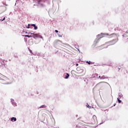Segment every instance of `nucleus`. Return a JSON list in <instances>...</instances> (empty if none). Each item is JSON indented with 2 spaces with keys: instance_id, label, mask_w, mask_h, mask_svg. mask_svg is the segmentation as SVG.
Returning <instances> with one entry per match:
<instances>
[{
  "instance_id": "6ab92c4d",
  "label": "nucleus",
  "mask_w": 128,
  "mask_h": 128,
  "mask_svg": "<svg viewBox=\"0 0 128 128\" xmlns=\"http://www.w3.org/2000/svg\"><path fill=\"white\" fill-rule=\"evenodd\" d=\"M55 32L58 33V30H55Z\"/></svg>"
},
{
  "instance_id": "9b49d317",
  "label": "nucleus",
  "mask_w": 128,
  "mask_h": 128,
  "mask_svg": "<svg viewBox=\"0 0 128 128\" xmlns=\"http://www.w3.org/2000/svg\"><path fill=\"white\" fill-rule=\"evenodd\" d=\"M117 100H118V103H119V104H120V103H121V102H122L121 100H119V98H117Z\"/></svg>"
},
{
  "instance_id": "b1692460",
  "label": "nucleus",
  "mask_w": 128,
  "mask_h": 128,
  "mask_svg": "<svg viewBox=\"0 0 128 128\" xmlns=\"http://www.w3.org/2000/svg\"><path fill=\"white\" fill-rule=\"evenodd\" d=\"M41 1H38V2H40Z\"/></svg>"
},
{
  "instance_id": "a878e982",
  "label": "nucleus",
  "mask_w": 128,
  "mask_h": 128,
  "mask_svg": "<svg viewBox=\"0 0 128 128\" xmlns=\"http://www.w3.org/2000/svg\"><path fill=\"white\" fill-rule=\"evenodd\" d=\"M119 70H120V68H118Z\"/></svg>"
},
{
  "instance_id": "cd10ccee",
  "label": "nucleus",
  "mask_w": 128,
  "mask_h": 128,
  "mask_svg": "<svg viewBox=\"0 0 128 128\" xmlns=\"http://www.w3.org/2000/svg\"><path fill=\"white\" fill-rule=\"evenodd\" d=\"M78 126H76V127H77Z\"/></svg>"
},
{
  "instance_id": "f03ea898",
  "label": "nucleus",
  "mask_w": 128,
  "mask_h": 128,
  "mask_svg": "<svg viewBox=\"0 0 128 128\" xmlns=\"http://www.w3.org/2000/svg\"><path fill=\"white\" fill-rule=\"evenodd\" d=\"M102 82H100V83L97 84H96V86L99 87L100 88H102L104 86V85L102 84Z\"/></svg>"
},
{
  "instance_id": "412c9836",
  "label": "nucleus",
  "mask_w": 128,
  "mask_h": 128,
  "mask_svg": "<svg viewBox=\"0 0 128 128\" xmlns=\"http://www.w3.org/2000/svg\"><path fill=\"white\" fill-rule=\"evenodd\" d=\"M128 34V33L126 32H125V34Z\"/></svg>"
},
{
  "instance_id": "c85d7f7f",
  "label": "nucleus",
  "mask_w": 128,
  "mask_h": 128,
  "mask_svg": "<svg viewBox=\"0 0 128 128\" xmlns=\"http://www.w3.org/2000/svg\"><path fill=\"white\" fill-rule=\"evenodd\" d=\"M29 28V26L28 28Z\"/></svg>"
},
{
  "instance_id": "1a4fd4ad",
  "label": "nucleus",
  "mask_w": 128,
  "mask_h": 128,
  "mask_svg": "<svg viewBox=\"0 0 128 128\" xmlns=\"http://www.w3.org/2000/svg\"><path fill=\"white\" fill-rule=\"evenodd\" d=\"M46 105H42V106H40V108H46Z\"/></svg>"
},
{
  "instance_id": "ddd939ff",
  "label": "nucleus",
  "mask_w": 128,
  "mask_h": 128,
  "mask_svg": "<svg viewBox=\"0 0 128 128\" xmlns=\"http://www.w3.org/2000/svg\"><path fill=\"white\" fill-rule=\"evenodd\" d=\"M86 107H88V108H90V106L88 105V104H87Z\"/></svg>"
},
{
  "instance_id": "5701e85b",
  "label": "nucleus",
  "mask_w": 128,
  "mask_h": 128,
  "mask_svg": "<svg viewBox=\"0 0 128 128\" xmlns=\"http://www.w3.org/2000/svg\"><path fill=\"white\" fill-rule=\"evenodd\" d=\"M99 78H101L100 76H99Z\"/></svg>"
},
{
  "instance_id": "f8f14e48",
  "label": "nucleus",
  "mask_w": 128,
  "mask_h": 128,
  "mask_svg": "<svg viewBox=\"0 0 128 128\" xmlns=\"http://www.w3.org/2000/svg\"><path fill=\"white\" fill-rule=\"evenodd\" d=\"M86 64H91V62H90V61H87L86 62Z\"/></svg>"
},
{
  "instance_id": "bb28decb",
  "label": "nucleus",
  "mask_w": 128,
  "mask_h": 128,
  "mask_svg": "<svg viewBox=\"0 0 128 128\" xmlns=\"http://www.w3.org/2000/svg\"><path fill=\"white\" fill-rule=\"evenodd\" d=\"M119 70H120V68H118Z\"/></svg>"
},
{
  "instance_id": "20e7f679",
  "label": "nucleus",
  "mask_w": 128,
  "mask_h": 128,
  "mask_svg": "<svg viewBox=\"0 0 128 128\" xmlns=\"http://www.w3.org/2000/svg\"><path fill=\"white\" fill-rule=\"evenodd\" d=\"M118 42L117 40H114L109 42L110 45H114Z\"/></svg>"
},
{
  "instance_id": "0eeeda50",
  "label": "nucleus",
  "mask_w": 128,
  "mask_h": 128,
  "mask_svg": "<svg viewBox=\"0 0 128 128\" xmlns=\"http://www.w3.org/2000/svg\"><path fill=\"white\" fill-rule=\"evenodd\" d=\"M32 26L34 27V29L35 30H36L38 29V27L36 26L35 24H32V25H31Z\"/></svg>"
},
{
  "instance_id": "f257e3e1",
  "label": "nucleus",
  "mask_w": 128,
  "mask_h": 128,
  "mask_svg": "<svg viewBox=\"0 0 128 128\" xmlns=\"http://www.w3.org/2000/svg\"><path fill=\"white\" fill-rule=\"evenodd\" d=\"M115 34L113 33L110 34V35L108 34V33H101L100 34H98V37H100V38H102L103 37H104L105 36H108L109 38H112L113 36H114Z\"/></svg>"
},
{
  "instance_id": "f3484780",
  "label": "nucleus",
  "mask_w": 128,
  "mask_h": 128,
  "mask_svg": "<svg viewBox=\"0 0 128 128\" xmlns=\"http://www.w3.org/2000/svg\"><path fill=\"white\" fill-rule=\"evenodd\" d=\"M80 67H78V68H77V70H78V71H79V70H80Z\"/></svg>"
},
{
  "instance_id": "7ed1b4c3",
  "label": "nucleus",
  "mask_w": 128,
  "mask_h": 128,
  "mask_svg": "<svg viewBox=\"0 0 128 128\" xmlns=\"http://www.w3.org/2000/svg\"><path fill=\"white\" fill-rule=\"evenodd\" d=\"M33 36L34 38H43L40 35L38 34H33Z\"/></svg>"
},
{
  "instance_id": "aec40b11",
  "label": "nucleus",
  "mask_w": 128,
  "mask_h": 128,
  "mask_svg": "<svg viewBox=\"0 0 128 128\" xmlns=\"http://www.w3.org/2000/svg\"><path fill=\"white\" fill-rule=\"evenodd\" d=\"M76 66H78V64H76Z\"/></svg>"
},
{
  "instance_id": "6e6552de",
  "label": "nucleus",
  "mask_w": 128,
  "mask_h": 128,
  "mask_svg": "<svg viewBox=\"0 0 128 128\" xmlns=\"http://www.w3.org/2000/svg\"><path fill=\"white\" fill-rule=\"evenodd\" d=\"M69 76H70L69 74H68V73H67V74H66V76L65 77V78H66V79H68V78Z\"/></svg>"
},
{
  "instance_id": "393cba45",
  "label": "nucleus",
  "mask_w": 128,
  "mask_h": 128,
  "mask_svg": "<svg viewBox=\"0 0 128 128\" xmlns=\"http://www.w3.org/2000/svg\"><path fill=\"white\" fill-rule=\"evenodd\" d=\"M116 106V104H114V106Z\"/></svg>"
},
{
  "instance_id": "4be33fe9",
  "label": "nucleus",
  "mask_w": 128,
  "mask_h": 128,
  "mask_svg": "<svg viewBox=\"0 0 128 128\" xmlns=\"http://www.w3.org/2000/svg\"><path fill=\"white\" fill-rule=\"evenodd\" d=\"M112 66V64H109L108 66Z\"/></svg>"
},
{
  "instance_id": "39448f33",
  "label": "nucleus",
  "mask_w": 128,
  "mask_h": 128,
  "mask_svg": "<svg viewBox=\"0 0 128 128\" xmlns=\"http://www.w3.org/2000/svg\"><path fill=\"white\" fill-rule=\"evenodd\" d=\"M14 121V122H16V118L15 117H12V118H11L10 119V121Z\"/></svg>"
},
{
  "instance_id": "423d86ee",
  "label": "nucleus",
  "mask_w": 128,
  "mask_h": 128,
  "mask_svg": "<svg viewBox=\"0 0 128 128\" xmlns=\"http://www.w3.org/2000/svg\"><path fill=\"white\" fill-rule=\"evenodd\" d=\"M92 119L93 120H94V121H97V117L96 116H92Z\"/></svg>"
},
{
  "instance_id": "a211bd4d",
  "label": "nucleus",
  "mask_w": 128,
  "mask_h": 128,
  "mask_svg": "<svg viewBox=\"0 0 128 128\" xmlns=\"http://www.w3.org/2000/svg\"><path fill=\"white\" fill-rule=\"evenodd\" d=\"M5 20V18H3V20H1L2 21H4V20Z\"/></svg>"
},
{
  "instance_id": "2eb2a0df",
  "label": "nucleus",
  "mask_w": 128,
  "mask_h": 128,
  "mask_svg": "<svg viewBox=\"0 0 128 128\" xmlns=\"http://www.w3.org/2000/svg\"><path fill=\"white\" fill-rule=\"evenodd\" d=\"M28 34L33 35V34H34V33L29 32V33H28Z\"/></svg>"
},
{
  "instance_id": "4468645a",
  "label": "nucleus",
  "mask_w": 128,
  "mask_h": 128,
  "mask_svg": "<svg viewBox=\"0 0 128 128\" xmlns=\"http://www.w3.org/2000/svg\"><path fill=\"white\" fill-rule=\"evenodd\" d=\"M104 76H102V77L100 78V80L104 79Z\"/></svg>"
},
{
  "instance_id": "dca6fc26",
  "label": "nucleus",
  "mask_w": 128,
  "mask_h": 128,
  "mask_svg": "<svg viewBox=\"0 0 128 128\" xmlns=\"http://www.w3.org/2000/svg\"><path fill=\"white\" fill-rule=\"evenodd\" d=\"M28 50H29L30 52L32 54V50L30 49L29 48H28Z\"/></svg>"
},
{
  "instance_id": "9d476101",
  "label": "nucleus",
  "mask_w": 128,
  "mask_h": 128,
  "mask_svg": "<svg viewBox=\"0 0 128 128\" xmlns=\"http://www.w3.org/2000/svg\"><path fill=\"white\" fill-rule=\"evenodd\" d=\"M24 36L26 37V38H29L32 37L31 36H28V35Z\"/></svg>"
}]
</instances>
